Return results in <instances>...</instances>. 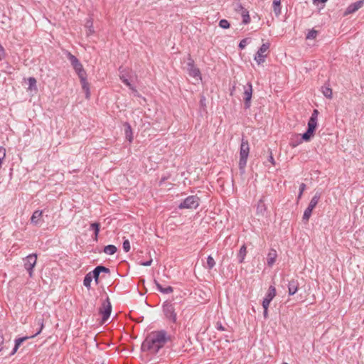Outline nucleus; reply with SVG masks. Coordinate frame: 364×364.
Wrapping results in <instances>:
<instances>
[{
	"mask_svg": "<svg viewBox=\"0 0 364 364\" xmlns=\"http://www.w3.org/2000/svg\"><path fill=\"white\" fill-rule=\"evenodd\" d=\"M42 216V210H37L34 211L31 218V223L35 225H41L43 223Z\"/></svg>",
	"mask_w": 364,
	"mask_h": 364,
	"instance_id": "14",
	"label": "nucleus"
},
{
	"mask_svg": "<svg viewBox=\"0 0 364 364\" xmlns=\"http://www.w3.org/2000/svg\"><path fill=\"white\" fill-rule=\"evenodd\" d=\"M312 114H318V112L317 109H314L313 111V113Z\"/></svg>",
	"mask_w": 364,
	"mask_h": 364,
	"instance_id": "53",
	"label": "nucleus"
},
{
	"mask_svg": "<svg viewBox=\"0 0 364 364\" xmlns=\"http://www.w3.org/2000/svg\"><path fill=\"white\" fill-rule=\"evenodd\" d=\"M216 328L219 331H225V327L222 325L220 322H217L216 323Z\"/></svg>",
	"mask_w": 364,
	"mask_h": 364,
	"instance_id": "45",
	"label": "nucleus"
},
{
	"mask_svg": "<svg viewBox=\"0 0 364 364\" xmlns=\"http://www.w3.org/2000/svg\"><path fill=\"white\" fill-rule=\"evenodd\" d=\"M0 51L2 52V53H4V49L1 45H0Z\"/></svg>",
	"mask_w": 364,
	"mask_h": 364,
	"instance_id": "52",
	"label": "nucleus"
},
{
	"mask_svg": "<svg viewBox=\"0 0 364 364\" xmlns=\"http://www.w3.org/2000/svg\"><path fill=\"white\" fill-rule=\"evenodd\" d=\"M123 249L126 252H128L130 250V243L128 240H125L123 242Z\"/></svg>",
	"mask_w": 364,
	"mask_h": 364,
	"instance_id": "41",
	"label": "nucleus"
},
{
	"mask_svg": "<svg viewBox=\"0 0 364 364\" xmlns=\"http://www.w3.org/2000/svg\"><path fill=\"white\" fill-rule=\"evenodd\" d=\"M328 0H313V3L314 4H318V3H322V4H324L326 2H327Z\"/></svg>",
	"mask_w": 364,
	"mask_h": 364,
	"instance_id": "47",
	"label": "nucleus"
},
{
	"mask_svg": "<svg viewBox=\"0 0 364 364\" xmlns=\"http://www.w3.org/2000/svg\"><path fill=\"white\" fill-rule=\"evenodd\" d=\"M238 8L242 11L241 15L242 17V23L244 24H248L250 22V16L249 15V11L245 9L242 4L238 6Z\"/></svg>",
	"mask_w": 364,
	"mask_h": 364,
	"instance_id": "17",
	"label": "nucleus"
},
{
	"mask_svg": "<svg viewBox=\"0 0 364 364\" xmlns=\"http://www.w3.org/2000/svg\"><path fill=\"white\" fill-rule=\"evenodd\" d=\"M272 301L264 298L262 301V307L263 309H265L267 307V309H268L269 306V304Z\"/></svg>",
	"mask_w": 364,
	"mask_h": 364,
	"instance_id": "42",
	"label": "nucleus"
},
{
	"mask_svg": "<svg viewBox=\"0 0 364 364\" xmlns=\"http://www.w3.org/2000/svg\"><path fill=\"white\" fill-rule=\"evenodd\" d=\"M92 19H87L85 23V27L88 28L87 36H90L94 33V30L92 28Z\"/></svg>",
	"mask_w": 364,
	"mask_h": 364,
	"instance_id": "33",
	"label": "nucleus"
},
{
	"mask_svg": "<svg viewBox=\"0 0 364 364\" xmlns=\"http://www.w3.org/2000/svg\"><path fill=\"white\" fill-rule=\"evenodd\" d=\"M247 43V38H245V39H242L240 43H239V48L240 49H243L245 48L246 45Z\"/></svg>",
	"mask_w": 364,
	"mask_h": 364,
	"instance_id": "43",
	"label": "nucleus"
},
{
	"mask_svg": "<svg viewBox=\"0 0 364 364\" xmlns=\"http://www.w3.org/2000/svg\"><path fill=\"white\" fill-rule=\"evenodd\" d=\"M91 272H92V274H91L92 279H94L95 282H96V284H98V282H99V277H100L99 272H97L96 268H95Z\"/></svg>",
	"mask_w": 364,
	"mask_h": 364,
	"instance_id": "36",
	"label": "nucleus"
},
{
	"mask_svg": "<svg viewBox=\"0 0 364 364\" xmlns=\"http://www.w3.org/2000/svg\"><path fill=\"white\" fill-rule=\"evenodd\" d=\"M18 348H17L16 346H14V348H13L11 353H10V355H14L16 351L18 350Z\"/></svg>",
	"mask_w": 364,
	"mask_h": 364,
	"instance_id": "50",
	"label": "nucleus"
},
{
	"mask_svg": "<svg viewBox=\"0 0 364 364\" xmlns=\"http://www.w3.org/2000/svg\"><path fill=\"white\" fill-rule=\"evenodd\" d=\"M215 265V262L213 259V257L210 255H209L207 258V265L205 266L206 269H212Z\"/></svg>",
	"mask_w": 364,
	"mask_h": 364,
	"instance_id": "31",
	"label": "nucleus"
},
{
	"mask_svg": "<svg viewBox=\"0 0 364 364\" xmlns=\"http://www.w3.org/2000/svg\"><path fill=\"white\" fill-rule=\"evenodd\" d=\"M302 141H304L302 139V137L301 139H299V141H291L290 142V145L292 146V147H295L298 144H301L302 142Z\"/></svg>",
	"mask_w": 364,
	"mask_h": 364,
	"instance_id": "44",
	"label": "nucleus"
},
{
	"mask_svg": "<svg viewBox=\"0 0 364 364\" xmlns=\"http://www.w3.org/2000/svg\"><path fill=\"white\" fill-rule=\"evenodd\" d=\"M112 312V304L109 297L102 302L101 307L99 309V314L102 315V323L106 322L110 316Z\"/></svg>",
	"mask_w": 364,
	"mask_h": 364,
	"instance_id": "7",
	"label": "nucleus"
},
{
	"mask_svg": "<svg viewBox=\"0 0 364 364\" xmlns=\"http://www.w3.org/2000/svg\"><path fill=\"white\" fill-rule=\"evenodd\" d=\"M91 274L92 272H89L87 273L85 277H84V280H83V284L85 287H86L87 289H90V284H91V282H92V277H91Z\"/></svg>",
	"mask_w": 364,
	"mask_h": 364,
	"instance_id": "29",
	"label": "nucleus"
},
{
	"mask_svg": "<svg viewBox=\"0 0 364 364\" xmlns=\"http://www.w3.org/2000/svg\"><path fill=\"white\" fill-rule=\"evenodd\" d=\"M363 3H364V0H360L355 3L350 4L347 7L343 15L348 16V14H353V13L357 11L359 9H360L363 6Z\"/></svg>",
	"mask_w": 364,
	"mask_h": 364,
	"instance_id": "13",
	"label": "nucleus"
},
{
	"mask_svg": "<svg viewBox=\"0 0 364 364\" xmlns=\"http://www.w3.org/2000/svg\"><path fill=\"white\" fill-rule=\"evenodd\" d=\"M200 112H207L206 98L203 95H201L200 97Z\"/></svg>",
	"mask_w": 364,
	"mask_h": 364,
	"instance_id": "27",
	"label": "nucleus"
},
{
	"mask_svg": "<svg viewBox=\"0 0 364 364\" xmlns=\"http://www.w3.org/2000/svg\"><path fill=\"white\" fill-rule=\"evenodd\" d=\"M252 94V87L250 82L247 84V86L244 87V105L245 108L250 107L251 98Z\"/></svg>",
	"mask_w": 364,
	"mask_h": 364,
	"instance_id": "10",
	"label": "nucleus"
},
{
	"mask_svg": "<svg viewBox=\"0 0 364 364\" xmlns=\"http://www.w3.org/2000/svg\"><path fill=\"white\" fill-rule=\"evenodd\" d=\"M6 158V149L3 146H0V168H1V165L3 161Z\"/></svg>",
	"mask_w": 364,
	"mask_h": 364,
	"instance_id": "34",
	"label": "nucleus"
},
{
	"mask_svg": "<svg viewBox=\"0 0 364 364\" xmlns=\"http://www.w3.org/2000/svg\"><path fill=\"white\" fill-rule=\"evenodd\" d=\"M124 132H125V136L126 139L129 141L132 142L133 140V136H132V131L131 126L129 123L125 122L124 124Z\"/></svg>",
	"mask_w": 364,
	"mask_h": 364,
	"instance_id": "18",
	"label": "nucleus"
},
{
	"mask_svg": "<svg viewBox=\"0 0 364 364\" xmlns=\"http://www.w3.org/2000/svg\"><path fill=\"white\" fill-rule=\"evenodd\" d=\"M282 364H288V363H283Z\"/></svg>",
	"mask_w": 364,
	"mask_h": 364,
	"instance_id": "55",
	"label": "nucleus"
},
{
	"mask_svg": "<svg viewBox=\"0 0 364 364\" xmlns=\"http://www.w3.org/2000/svg\"><path fill=\"white\" fill-rule=\"evenodd\" d=\"M263 315H264V318H268V309H267V307L265 309H264Z\"/></svg>",
	"mask_w": 364,
	"mask_h": 364,
	"instance_id": "49",
	"label": "nucleus"
},
{
	"mask_svg": "<svg viewBox=\"0 0 364 364\" xmlns=\"http://www.w3.org/2000/svg\"><path fill=\"white\" fill-rule=\"evenodd\" d=\"M246 254H247V248H246L245 245H243L240 247V249L239 250V252L237 254V257H238L239 263H242L244 262V259H245V257L246 256Z\"/></svg>",
	"mask_w": 364,
	"mask_h": 364,
	"instance_id": "22",
	"label": "nucleus"
},
{
	"mask_svg": "<svg viewBox=\"0 0 364 364\" xmlns=\"http://www.w3.org/2000/svg\"><path fill=\"white\" fill-rule=\"evenodd\" d=\"M275 296H276V288L274 286H270L268 289V291H267L265 298L272 301Z\"/></svg>",
	"mask_w": 364,
	"mask_h": 364,
	"instance_id": "25",
	"label": "nucleus"
},
{
	"mask_svg": "<svg viewBox=\"0 0 364 364\" xmlns=\"http://www.w3.org/2000/svg\"><path fill=\"white\" fill-rule=\"evenodd\" d=\"M312 211H313V209L311 208H306V210H304V215H303V218H302V220L304 223H307L311 215V213H312Z\"/></svg>",
	"mask_w": 364,
	"mask_h": 364,
	"instance_id": "30",
	"label": "nucleus"
},
{
	"mask_svg": "<svg viewBox=\"0 0 364 364\" xmlns=\"http://www.w3.org/2000/svg\"><path fill=\"white\" fill-rule=\"evenodd\" d=\"M165 180H166V178H163L161 179V181H160V183H161L162 182H164Z\"/></svg>",
	"mask_w": 364,
	"mask_h": 364,
	"instance_id": "54",
	"label": "nucleus"
},
{
	"mask_svg": "<svg viewBox=\"0 0 364 364\" xmlns=\"http://www.w3.org/2000/svg\"><path fill=\"white\" fill-rule=\"evenodd\" d=\"M37 323H38V325L40 326L39 330L33 336L21 337V338H18L16 339L15 340V346H16L17 348H19V346L21 345V343L23 341L28 340V338H34L35 336H36L37 335H38L41 332V331L43 328V318H38L37 320Z\"/></svg>",
	"mask_w": 364,
	"mask_h": 364,
	"instance_id": "11",
	"label": "nucleus"
},
{
	"mask_svg": "<svg viewBox=\"0 0 364 364\" xmlns=\"http://www.w3.org/2000/svg\"><path fill=\"white\" fill-rule=\"evenodd\" d=\"M117 247L113 245H108L104 247V252L107 255H114L117 252Z\"/></svg>",
	"mask_w": 364,
	"mask_h": 364,
	"instance_id": "24",
	"label": "nucleus"
},
{
	"mask_svg": "<svg viewBox=\"0 0 364 364\" xmlns=\"http://www.w3.org/2000/svg\"><path fill=\"white\" fill-rule=\"evenodd\" d=\"M158 290L163 294H170L173 292V289L171 286L163 287L156 280H154Z\"/></svg>",
	"mask_w": 364,
	"mask_h": 364,
	"instance_id": "19",
	"label": "nucleus"
},
{
	"mask_svg": "<svg viewBox=\"0 0 364 364\" xmlns=\"http://www.w3.org/2000/svg\"><path fill=\"white\" fill-rule=\"evenodd\" d=\"M152 263V259H149V261H146L145 262L141 263V265L142 266H150Z\"/></svg>",
	"mask_w": 364,
	"mask_h": 364,
	"instance_id": "46",
	"label": "nucleus"
},
{
	"mask_svg": "<svg viewBox=\"0 0 364 364\" xmlns=\"http://www.w3.org/2000/svg\"><path fill=\"white\" fill-rule=\"evenodd\" d=\"M173 337L165 330L156 331L149 335L143 341L141 350L156 355L166 343L171 342Z\"/></svg>",
	"mask_w": 364,
	"mask_h": 364,
	"instance_id": "1",
	"label": "nucleus"
},
{
	"mask_svg": "<svg viewBox=\"0 0 364 364\" xmlns=\"http://www.w3.org/2000/svg\"><path fill=\"white\" fill-rule=\"evenodd\" d=\"M299 282L297 279H292L291 280H290L288 284L289 295L291 296V295L295 294L299 289Z\"/></svg>",
	"mask_w": 364,
	"mask_h": 364,
	"instance_id": "15",
	"label": "nucleus"
},
{
	"mask_svg": "<svg viewBox=\"0 0 364 364\" xmlns=\"http://www.w3.org/2000/svg\"><path fill=\"white\" fill-rule=\"evenodd\" d=\"M277 257V253L275 250L271 249L267 257V265L271 267L274 264Z\"/></svg>",
	"mask_w": 364,
	"mask_h": 364,
	"instance_id": "16",
	"label": "nucleus"
},
{
	"mask_svg": "<svg viewBox=\"0 0 364 364\" xmlns=\"http://www.w3.org/2000/svg\"><path fill=\"white\" fill-rule=\"evenodd\" d=\"M306 188V186L305 183H302L300 184L299 186V195H298V197H297V200H299L301 196H302V194L304 193V191H305Z\"/></svg>",
	"mask_w": 364,
	"mask_h": 364,
	"instance_id": "39",
	"label": "nucleus"
},
{
	"mask_svg": "<svg viewBox=\"0 0 364 364\" xmlns=\"http://www.w3.org/2000/svg\"><path fill=\"white\" fill-rule=\"evenodd\" d=\"M273 11L276 16H279L281 14V0H274L273 4Z\"/></svg>",
	"mask_w": 364,
	"mask_h": 364,
	"instance_id": "20",
	"label": "nucleus"
},
{
	"mask_svg": "<svg viewBox=\"0 0 364 364\" xmlns=\"http://www.w3.org/2000/svg\"><path fill=\"white\" fill-rule=\"evenodd\" d=\"M269 161L272 163V164H274V158L272 157V156H269Z\"/></svg>",
	"mask_w": 364,
	"mask_h": 364,
	"instance_id": "51",
	"label": "nucleus"
},
{
	"mask_svg": "<svg viewBox=\"0 0 364 364\" xmlns=\"http://www.w3.org/2000/svg\"><path fill=\"white\" fill-rule=\"evenodd\" d=\"M323 93L326 97L331 98L332 96V90L329 87H323Z\"/></svg>",
	"mask_w": 364,
	"mask_h": 364,
	"instance_id": "40",
	"label": "nucleus"
},
{
	"mask_svg": "<svg viewBox=\"0 0 364 364\" xmlns=\"http://www.w3.org/2000/svg\"><path fill=\"white\" fill-rule=\"evenodd\" d=\"M250 147L247 139L244 137L242 138L240 151V161L239 168L244 171L245 167L247 164V160L249 155Z\"/></svg>",
	"mask_w": 364,
	"mask_h": 364,
	"instance_id": "3",
	"label": "nucleus"
},
{
	"mask_svg": "<svg viewBox=\"0 0 364 364\" xmlns=\"http://www.w3.org/2000/svg\"><path fill=\"white\" fill-rule=\"evenodd\" d=\"M267 210L266 205L264 203V200L262 198L259 200L257 207V213L261 215H264Z\"/></svg>",
	"mask_w": 364,
	"mask_h": 364,
	"instance_id": "23",
	"label": "nucleus"
},
{
	"mask_svg": "<svg viewBox=\"0 0 364 364\" xmlns=\"http://www.w3.org/2000/svg\"><path fill=\"white\" fill-rule=\"evenodd\" d=\"M219 26L221 27L222 28L227 29V28H230V23L228 22V20H226V19H221L219 21Z\"/></svg>",
	"mask_w": 364,
	"mask_h": 364,
	"instance_id": "35",
	"label": "nucleus"
},
{
	"mask_svg": "<svg viewBox=\"0 0 364 364\" xmlns=\"http://www.w3.org/2000/svg\"><path fill=\"white\" fill-rule=\"evenodd\" d=\"M90 228H91L92 230H94V234H95L94 239L95 240H97V237H98V234H99L100 228V223H92L91 225H90Z\"/></svg>",
	"mask_w": 364,
	"mask_h": 364,
	"instance_id": "28",
	"label": "nucleus"
},
{
	"mask_svg": "<svg viewBox=\"0 0 364 364\" xmlns=\"http://www.w3.org/2000/svg\"><path fill=\"white\" fill-rule=\"evenodd\" d=\"M4 338L2 335L0 336V351L2 350V344L4 343Z\"/></svg>",
	"mask_w": 364,
	"mask_h": 364,
	"instance_id": "48",
	"label": "nucleus"
},
{
	"mask_svg": "<svg viewBox=\"0 0 364 364\" xmlns=\"http://www.w3.org/2000/svg\"><path fill=\"white\" fill-rule=\"evenodd\" d=\"M199 198L196 196H190L178 205L179 209L197 208L199 205Z\"/></svg>",
	"mask_w": 364,
	"mask_h": 364,
	"instance_id": "6",
	"label": "nucleus"
},
{
	"mask_svg": "<svg viewBox=\"0 0 364 364\" xmlns=\"http://www.w3.org/2000/svg\"><path fill=\"white\" fill-rule=\"evenodd\" d=\"M95 268L97 270V272H99L100 274L101 272L110 273L109 269L105 266L99 265V266H97Z\"/></svg>",
	"mask_w": 364,
	"mask_h": 364,
	"instance_id": "38",
	"label": "nucleus"
},
{
	"mask_svg": "<svg viewBox=\"0 0 364 364\" xmlns=\"http://www.w3.org/2000/svg\"><path fill=\"white\" fill-rule=\"evenodd\" d=\"M269 46L270 43L269 42H267L265 43H263L257 50L255 56V60L259 65L265 61V58L267 57L265 53L269 50Z\"/></svg>",
	"mask_w": 364,
	"mask_h": 364,
	"instance_id": "8",
	"label": "nucleus"
},
{
	"mask_svg": "<svg viewBox=\"0 0 364 364\" xmlns=\"http://www.w3.org/2000/svg\"><path fill=\"white\" fill-rule=\"evenodd\" d=\"M318 115H311L308 122L307 130L302 134V139L304 141H309L314 136L318 127Z\"/></svg>",
	"mask_w": 364,
	"mask_h": 364,
	"instance_id": "4",
	"label": "nucleus"
},
{
	"mask_svg": "<svg viewBox=\"0 0 364 364\" xmlns=\"http://www.w3.org/2000/svg\"><path fill=\"white\" fill-rule=\"evenodd\" d=\"M176 304L165 301L163 304V312L167 320L176 323L177 322V314L176 312Z\"/></svg>",
	"mask_w": 364,
	"mask_h": 364,
	"instance_id": "5",
	"label": "nucleus"
},
{
	"mask_svg": "<svg viewBox=\"0 0 364 364\" xmlns=\"http://www.w3.org/2000/svg\"><path fill=\"white\" fill-rule=\"evenodd\" d=\"M66 55L67 58L69 60L73 69L75 70V73L77 74L80 80L82 88L85 92L86 98L88 99L90 95L89 83L87 81V73L85 69L83 68L82 63L70 52L67 51Z\"/></svg>",
	"mask_w": 364,
	"mask_h": 364,
	"instance_id": "2",
	"label": "nucleus"
},
{
	"mask_svg": "<svg viewBox=\"0 0 364 364\" xmlns=\"http://www.w3.org/2000/svg\"><path fill=\"white\" fill-rule=\"evenodd\" d=\"M317 34H318V31L312 29V30L309 31V33H307L306 38L307 39H314L316 38Z\"/></svg>",
	"mask_w": 364,
	"mask_h": 364,
	"instance_id": "37",
	"label": "nucleus"
},
{
	"mask_svg": "<svg viewBox=\"0 0 364 364\" xmlns=\"http://www.w3.org/2000/svg\"><path fill=\"white\" fill-rule=\"evenodd\" d=\"M321 198V194L319 193H316V194L314 196V197L311 198L308 208L314 209L316 205L318 204L319 199Z\"/></svg>",
	"mask_w": 364,
	"mask_h": 364,
	"instance_id": "21",
	"label": "nucleus"
},
{
	"mask_svg": "<svg viewBox=\"0 0 364 364\" xmlns=\"http://www.w3.org/2000/svg\"><path fill=\"white\" fill-rule=\"evenodd\" d=\"M28 89L32 90H36L37 87H36V80L35 77H30L28 79Z\"/></svg>",
	"mask_w": 364,
	"mask_h": 364,
	"instance_id": "32",
	"label": "nucleus"
},
{
	"mask_svg": "<svg viewBox=\"0 0 364 364\" xmlns=\"http://www.w3.org/2000/svg\"><path fill=\"white\" fill-rule=\"evenodd\" d=\"M188 74L191 77H199L200 79V70L195 67L193 60L190 58L189 62L187 63Z\"/></svg>",
	"mask_w": 364,
	"mask_h": 364,
	"instance_id": "12",
	"label": "nucleus"
},
{
	"mask_svg": "<svg viewBox=\"0 0 364 364\" xmlns=\"http://www.w3.org/2000/svg\"><path fill=\"white\" fill-rule=\"evenodd\" d=\"M37 261V255L31 254L27 256L24 260V267L28 271L29 277L33 276V269L35 267Z\"/></svg>",
	"mask_w": 364,
	"mask_h": 364,
	"instance_id": "9",
	"label": "nucleus"
},
{
	"mask_svg": "<svg viewBox=\"0 0 364 364\" xmlns=\"http://www.w3.org/2000/svg\"><path fill=\"white\" fill-rule=\"evenodd\" d=\"M120 80L124 85H126L127 87H129V88L133 92H137V90H136V88L134 86H132V85L129 82V80L124 75H120Z\"/></svg>",
	"mask_w": 364,
	"mask_h": 364,
	"instance_id": "26",
	"label": "nucleus"
}]
</instances>
